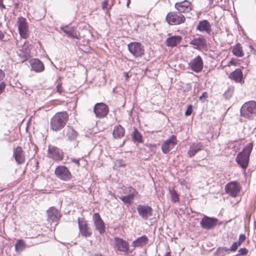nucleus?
<instances>
[{
    "label": "nucleus",
    "instance_id": "obj_1",
    "mask_svg": "<svg viewBox=\"0 0 256 256\" xmlns=\"http://www.w3.org/2000/svg\"><path fill=\"white\" fill-rule=\"evenodd\" d=\"M68 116L66 112H58L56 113L52 118L50 128L52 130L58 132L62 129L66 124Z\"/></svg>",
    "mask_w": 256,
    "mask_h": 256
},
{
    "label": "nucleus",
    "instance_id": "obj_2",
    "mask_svg": "<svg viewBox=\"0 0 256 256\" xmlns=\"http://www.w3.org/2000/svg\"><path fill=\"white\" fill-rule=\"evenodd\" d=\"M252 143L246 144L242 151L240 152L236 158L238 164L242 168L246 169L248 166L250 156L252 150Z\"/></svg>",
    "mask_w": 256,
    "mask_h": 256
},
{
    "label": "nucleus",
    "instance_id": "obj_3",
    "mask_svg": "<svg viewBox=\"0 0 256 256\" xmlns=\"http://www.w3.org/2000/svg\"><path fill=\"white\" fill-rule=\"evenodd\" d=\"M240 115L246 118H254L256 116V102L252 100L244 104L240 109Z\"/></svg>",
    "mask_w": 256,
    "mask_h": 256
},
{
    "label": "nucleus",
    "instance_id": "obj_4",
    "mask_svg": "<svg viewBox=\"0 0 256 256\" xmlns=\"http://www.w3.org/2000/svg\"><path fill=\"white\" fill-rule=\"evenodd\" d=\"M166 22L170 25H178L185 22L184 16L180 12H170L166 18Z\"/></svg>",
    "mask_w": 256,
    "mask_h": 256
},
{
    "label": "nucleus",
    "instance_id": "obj_5",
    "mask_svg": "<svg viewBox=\"0 0 256 256\" xmlns=\"http://www.w3.org/2000/svg\"><path fill=\"white\" fill-rule=\"evenodd\" d=\"M79 234L84 238L90 237L92 235L91 228L88 226V222L84 218H78Z\"/></svg>",
    "mask_w": 256,
    "mask_h": 256
},
{
    "label": "nucleus",
    "instance_id": "obj_6",
    "mask_svg": "<svg viewBox=\"0 0 256 256\" xmlns=\"http://www.w3.org/2000/svg\"><path fill=\"white\" fill-rule=\"evenodd\" d=\"M128 47L129 52L136 58L140 57L144 54V46L140 42H130Z\"/></svg>",
    "mask_w": 256,
    "mask_h": 256
},
{
    "label": "nucleus",
    "instance_id": "obj_7",
    "mask_svg": "<svg viewBox=\"0 0 256 256\" xmlns=\"http://www.w3.org/2000/svg\"><path fill=\"white\" fill-rule=\"evenodd\" d=\"M56 176L62 180L68 181L70 180L72 176L68 168L64 166H59L54 171Z\"/></svg>",
    "mask_w": 256,
    "mask_h": 256
},
{
    "label": "nucleus",
    "instance_id": "obj_8",
    "mask_svg": "<svg viewBox=\"0 0 256 256\" xmlns=\"http://www.w3.org/2000/svg\"><path fill=\"white\" fill-rule=\"evenodd\" d=\"M108 112V106L102 102L96 104L94 108V112L96 116L100 118L106 116Z\"/></svg>",
    "mask_w": 256,
    "mask_h": 256
},
{
    "label": "nucleus",
    "instance_id": "obj_9",
    "mask_svg": "<svg viewBox=\"0 0 256 256\" xmlns=\"http://www.w3.org/2000/svg\"><path fill=\"white\" fill-rule=\"evenodd\" d=\"M241 187L236 182H229L225 186V191L232 197H236L240 190Z\"/></svg>",
    "mask_w": 256,
    "mask_h": 256
},
{
    "label": "nucleus",
    "instance_id": "obj_10",
    "mask_svg": "<svg viewBox=\"0 0 256 256\" xmlns=\"http://www.w3.org/2000/svg\"><path fill=\"white\" fill-rule=\"evenodd\" d=\"M188 68L196 72H200L204 66L202 58L200 56H196L192 59L188 64Z\"/></svg>",
    "mask_w": 256,
    "mask_h": 256
},
{
    "label": "nucleus",
    "instance_id": "obj_11",
    "mask_svg": "<svg viewBox=\"0 0 256 256\" xmlns=\"http://www.w3.org/2000/svg\"><path fill=\"white\" fill-rule=\"evenodd\" d=\"M48 156L55 160H60L63 158V152L58 148L54 146L49 145Z\"/></svg>",
    "mask_w": 256,
    "mask_h": 256
},
{
    "label": "nucleus",
    "instance_id": "obj_12",
    "mask_svg": "<svg viewBox=\"0 0 256 256\" xmlns=\"http://www.w3.org/2000/svg\"><path fill=\"white\" fill-rule=\"evenodd\" d=\"M218 220L215 218L208 217L204 216L200 222V224L202 228L210 230L218 224Z\"/></svg>",
    "mask_w": 256,
    "mask_h": 256
},
{
    "label": "nucleus",
    "instance_id": "obj_13",
    "mask_svg": "<svg viewBox=\"0 0 256 256\" xmlns=\"http://www.w3.org/2000/svg\"><path fill=\"white\" fill-rule=\"evenodd\" d=\"M114 248L118 251L127 253L129 250V244L126 240L117 237L114 238Z\"/></svg>",
    "mask_w": 256,
    "mask_h": 256
},
{
    "label": "nucleus",
    "instance_id": "obj_14",
    "mask_svg": "<svg viewBox=\"0 0 256 256\" xmlns=\"http://www.w3.org/2000/svg\"><path fill=\"white\" fill-rule=\"evenodd\" d=\"M176 144V138L174 135L172 136L171 138L166 140L162 145V152L165 154H168Z\"/></svg>",
    "mask_w": 256,
    "mask_h": 256
},
{
    "label": "nucleus",
    "instance_id": "obj_15",
    "mask_svg": "<svg viewBox=\"0 0 256 256\" xmlns=\"http://www.w3.org/2000/svg\"><path fill=\"white\" fill-rule=\"evenodd\" d=\"M136 209L139 215L144 220H146L152 216V209L150 206L140 204Z\"/></svg>",
    "mask_w": 256,
    "mask_h": 256
},
{
    "label": "nucleus",
    "instance_id": "obj_16",
    "mask_svg": "<svg viewBox=\"0 0 256 256\" xmlns=\"http://www.w3.org/2000/svg\"><path fill=\"white\" fill-rule=\"evenodd\" d=\"M93 220L96 229L98 230L100 234H103L105 232V224L98 213L94 214Z\"/></svg>",
    "mask_w": 256,
    "mask_h": 256
},
{
    "label": "nucleus",
    "instance_id": "obj_17",
    "mask_svg": "<svg viewBox=\"0 0 256 256\" xmlns=\"http://www.w3.org/2000/svg\"><path fill=\"white\" fill-rule=\"evenodd\" d=\"M174 6L180 14L182 12H188L192 8L191 3L186 0L181 2H176Z\"/></svg>",
    "mask_w": 256,
    "mask_h": 256
},
{
    "label": "nucleus",
    "instance_id": "obj_18",
    "mask_svg": "<svg viewBox=\"0 0 256 256\" xmlns=\"http://www.w3.org/2000/svg\"><path fill=\"white\" fill-rule=\"evenodd\" d=\"M14 157L18 164H22L25 161V156L24 150L20 146H18L16 148L14 149Z\"/></svg>",
    "mask_w": 256,
    "mask_h": 256
},
{
    "label": "nucleus",
    "instance_id": "obj_19",
    "mask_svg": "<svg viewBox=\"0 0 256 256\" xmlns=\"http://www.w3.org/2000/svg\"><path fill=\"white\" fill-rule=\"evenodd\" d=\"M18 30L20 35L23 38H26L29 35L28 24L25 18H22L18 22Z\"/></svg>",
    "mask_w": 256,
    "mask_h": 256
},
{
    "label": "nucleus",
    "instance_id": "obj_20",
    "mask_svg": "<svg viewBox=\"0 0 256 256\" xmlns=\"http://www.w3.org/2000/svg\"><path fill=\"white\" fill-rule=\"evenodd\" d=\"M48 220L50 222H56L61 216L59 211L54 207H51L47 210Z\"/></svg>",
    "mask_w": 256,
    "mask_h": 256
},
{
    "label": "nucleus",
    "instance_id": "obj_21",
    "mask_svg": "<svg viewBox=\"0 0 256 256\" xmlns=\"http://www.w3.org/2000/svg\"><path fill=\"white\" fill-rule=\"evenodd\" d=\"M60 29L67 35L68 37L78 39L76 28L74 26H60Z\"/></svg>",
    "mask_w": 256,
    "mask_h": 256
},
{
    "label": "nucleus",
    "instance_id": "obj_22",
    "mask_svg": "<svg viewBox=\"0 0 256 256\" xmlns=\"http://www.w3.org/2000/svg\"><path fill=\"white\" fill-rule=\"evenodd\" d=\"M30 63L32 70L37 72H42L44 69L43 63L38 59L33 58L30 60Z\"/></svg>",
    "mask_w": 256,
    "mask_h": 256
},
{
    "label": "nucleus",
    "instance_id": "obj_23",
    "mask_svg": "<svg viewBox=\"0 0 256 256\" xmlns=\"http://www.w3.org/2000/svg\"><path fill=\"white\" fill-rule=\"evenodd\" d=\"M203 148L204 145L202 142L193 143L190 145V149L188 152V154L190 157H192L198 152L202 150Z\"/></svg>",
    "mask_w": 256,
    "mask_h": 256
},
{
    "label": "nucleus",
    "instance_id": "obj_24",
    "mask_svg": "<svg viewBox=\"0 0 256 256\" xmlns=\"http://www.w3.org/2000/svg\"><path fill=\"white\" fill-rule=\"evenodd\" d=\"M196 28L200 32H206L210 34L211 32V24L207 20H203L198 22Z\"/></svg>",
    "mask_w": 256,
    "mask_h": 256
},
{
    "label": "nucleus",
    "instance_id": "obj_25",
    "mask_svg": "<svg viewBox=\"0 0 256 256\" xmlns=\"http://www.w3.org/2000/svg\"><path fill=\"white\" fill-rule=\"evenodd\" d=\"M64 134L70 141L76 140L78 136L77 132L71 126H68L64 130Z\"/></svg>",
    "mask_w": 256,
    "mask_h": 256
},
{
    "label": "nucleus",
    "instance_id": "obj_26",
    "mask_svg": "<svg viewBox=\"0 0 256 256\" xmlns=\"http://www.w3.org/2000/svg\"><path fill=\"white\" fill-rule=\"evenodd\" d=\"M182 40V38L180 36H170L166 40V46L172 48L174 47L180 42Z\"/></svg>",
    "mask_w": 256,
    "mask_h": 256
},
{
    "label": "nucleus",
    "instance_id": "obj_27",
    "mask_svg": "<svg viewBox=\"0 0 256 256\" xmlns=\"http://www.w3.org/2000/svg\"><path fill=\"white\" fill-rule=\"evenodd\" d=\"M190 44L195 46L196 49L204 48L206 45V39L202 38H194L190 42Z\"/></svg>",
    "mask_w": 256,
    "mask_h": 256
},
{
    "label": "nucleus",
    "instance_id": "obj_28",
    "mask_svg": "<svg viewBox=\"0 0 256 256\" xmlns=\"http://www.w3.org/2000/svg\"><path fill=\"white\" fill-rule=\"evenodd\" d=\"M229 77L231 80H234L236 82H240L242 79V72L240 69L236 68L234 71L230 73Z\"/></svg>",
    "mask_w": 256,
    "mask_h": 256
},
{
    "label": "nucleus",
    "instance_id": "obj_29",
    "mask_svg": "<svg viewBox=\"0 0 256 256\" xmlns=\"http://www.w3.org/2000/svg\"><path fill=\"white\" fill-rule=\"evenodd\" d=\"M148 242V237L146 236H142L134 241L132 243V246L134 247H142L146 245Z\"/></svg>",
    "mask_w": 256,
    "mask_h": 256
},
{
    "label": "nucleus",
    "instance_id": "obj_30",
    "mask_svg": "<svg viewBox=\"0 0 256 256\" xmlns=\"http://www.w3.org/2000/svg\"><path fill=\"white\" fill-rule=\"evenodd\" d=\"M125 130L123 127L118 125L114 128L112 135L114 138L120 139L124 135Z\"/></svg>",
    "mask_w": 256,
    "mask_h": 256
},
{
    "label": "nucleus",
    "instance_id": "obj_31",
    "mask_svg": "<svg viewBox=\"0 0 256 256\" xmlns=\"http://www.w3.org/2000/svg\"><path fill=\"white\" fill-rule=\"evenodd\" d=\"M232 54L238 57H242L244 55L242 48L240 43H238L232 50Z\"/></svg>",
    "mask_w": 256,
    "mask_h": 256
},
{
    "label": "nucleus",
    "instance_id": "obj_32",
    "mask_svg": "<svg viewBox=\"0 0 256 256\" xmlns=\"http://www.w3.org/2000/svg\"><path fill=\"white\" fill-rule=\"evenodd\" d=\"M22 62L26 61L30 56V52L27 49H22L18 53Z\"/></svg>",
    "mask_w": 256,
    "mask_h": 256
},
{
    "label": "nucleus",
    "instance_id": "obj_33",
    "mask_svg": "<svg viewBox=\"0 0 256 256\" xmlns=\"http://www.w3.org/2000/svg\"><path fill=\"white\" fill-rule=\"evenodd\" d=\"M26 248V244L23 240H19L15 244V250L16 252H21Z\"/></svg>",
    "mask_w": 256,
    "mask_h": 256
},
{
    "label": "nucleus",
    "instance_id": "obj_34",
    "mask_svg": "<svg viewBox=\"0 0 256 256\" xmlns=\"http://www.w3.org/2000/svg\"><path fill=\"white\" fill-rule=\"evenodd\" d=\"M169 193L170 196L171 200L173 202H176L179 201L178 195L174 188H169Z\"/></svg>",
    "mask_w": 256,
    "mask_h": 256
},
{
    "label": "nucleus",
    "instance_id": "obj_35",
    "mask_svg": "<svg viewBox=\"0 0 256 256\" xmlns=\"http://www.w3.org/2000/svg\"><path fill=\"white\" fill-rule=\"evenodd\" d=\"M132 138L134 142H142V136L137 129L134 128L132 134Z\"/></svg>",
    "mask_w": 256,
    "mask_h": 256
},
{
    "label": "nucleus",
    "instance_id": "obj_36",
    "mask_svg": "<svg viewBox=\"0 0 256 256\" xmlns=\"http://www.w3.org/2000/svg\"><path fill=\"white\" fill-rule=\"evenodd\" d=\"M228 248L225 247L218 248L216 252L214 254V256H225L226 252L228 251Z\"/></svg>",
    "mask_w": 256,
    "mask_h": 256
},
{
    "label": "nucleus",
    "instance_id": "obj_37",
    "mask_svg": "<svg viewBox=\"0 0 256 256\" xmlns=\"http://www.w3.org/2000/svg\"><path fill=\"white\" fill-rule=\"evenodd\" d=\"M234 91V88L232 86H230L225 92L224 94V98L226 99L230 98L233 94Z\"/></svg>",
    "mask_w": 256,
    "mask_h": 256
},
{
    "label": "nucleus",
    "instance_id": "obj_38",
    "mask_svg": "<svg viewBox=\"0 0 256 256\" xmlns=\"http://www.w3.org/2000/svg\"><path fill=\"white\" fill-rule=\"evenodd\" d=\"M134 198L132 194H128V196H126L124 202L126 204H130Z\"/></svg>",
    "mask_w": 256,
    "mask_h": 256
},
{
    "label": "nucleus",
    "instance_id": "obj_39",
    "mask_svg": "<svg viewBox=\"0 0 256 256\" xmlns=\"http://www.w3.org/2000/svg\"><path fill=\"white\" fill-rule=\"evenodd\" d=\"M56 92L60 94H63L64 92V90L62 87V84L60 82H58L56 86Z\"/></svg>",
    "mask_w": 256,
    "mask_h": 256
},
{
    "label": "nucleus",
    "instance_id": "obj_40",
    "mask_svg": "<svg viewBox=\"0 0 256 256\" xmlns=\"http://www.w3.org/2000/svg\"><path fill=\"white\" fill-rule=\"evenodd\" d=\"M126 190L128 191L129 193L128 194H132L134 198L138 194V192L136 191V190L132 186H129L128 189Z\"/></svg>",
    "mask_w": 256,
    "mask_h": 256
},
{
    "label": "nucleus",
    "instance_id": "obj_41",
    "mask_svg": "<svg viewBox=\"0 0 256 256\" xmlns=\"http://www.w3.org/2000/svg\"><path fill=\"white\" fill-rule=\"evenodd\" d=\"M238 256H244L248 254V250L246 248H240L238 250Z\"/></svg>",
    "mask_w": 256,
    "mask_h": 256
},
{
    "label": "nucleus",
    "instance_id": "obj_42",
    "mask_svg": "<svg viewBox=\"0 0 256 256\" xmlns=\"http://www.w3.org/2000/svg\"><path fill=\"white\" fill-rule=\"evenodd\" d=\"M238 247V246L237 245L236 243L234 242L232 246L230 247V248H228V250H230L231 252H235Z\"/></svg>",
    "mask_w": 256,
    "mask_h": 256
},
{
    "label": "nucleus",
    "instance_id": "obj_43",
    "mask_svg": "<svg viewBox=\"0 0 256 256\" xmlns=\"http://www.w3.org/2000/svg\"><path fill=\"white\" fill-rule=\"evenodd\" d=\"M192 105H189L187 110L185 112V115L186 116H190L192 112Z\"/></svg>",
    "mask_w": 256,
    "mask_h": 256
},
{
    "label": "nucleus",
    "instance_id": "obj_44",
    "mask_svg": "<svg viewBox=\"0 0 256 256\" xmlns=\"http://www.w3.org/2000/svg\"><path fill=\"white\" fill-rule=\"evenodd\" d=\"M208 93L206 92H203V94H202V96H200V97H199V99L201 101H202V102H204L205 100V99L208 98Z\"/></svg>",
    "mask_w": 256,
    "mask_h": 256
},
{
    "label": "nucleus",
    "instance_id": "obj_45",
    "mask_svg": "<svg viewBox=\"0 0 256 256\" xmlns=\"http://www.w3.org/2000/svg\"><path fill=\"white\" fill-rule=\"evenodd\" d=\"M6 88V84L4 82L0 83V95L4 92Z\"/></svg>",
    "mask_w": 256,
    "mask_h": 256
},
{
    "label": "nucleus",
    "instance_id": "obj_46",
    "mask_svg": "<svg viewBox=\"0 0 256 256\" xmlns=\"http://www.w3.org/2000/svg\"><path fill=\"white\" fill-rule=\"evenodd\" d=\"M108 1L107 0H104L102 4V7L103 10H108Z\"/></svg>",
    "mask_w": 256,
    "mask_h": 256
},
{
    "label": "nucleus",
    "instance_id": "obj_47",
    "mask_svg": "<svg viewBox=\"0 0 256 256\" xmlns=\"http://www.w3.org/2000/svg\"><path fill=\"white\" fill-rule=\"evenodd\" d=\"M2 26V23L0 22V28ZM5 32H3L0 30V40L3 41V39L4 37Z\"/></svg>",
    "mask_w": 256,
    "mask_h": 256
},
{
    "label": "nucleus",
    "instance_id": "obj_48",
    "mask_svg": "<svg viewBox=\"0 0 256 256\" xmlns=\"http://www.w3.org/2000/svg\"><path fill=\"white\" fill-rule=\"evenodd\" d=\"M246 239V235L244 234H240L239 236L238 240L242 242H244Z\"/></svg>",
    "mask_w": 256,
    "mask_h": 256
},
{
    "label": "nucleus",
    "instance_id": "obj_49",
    "mask_svg": "<svg viewBox=\"0 0 256 256\" xmlns=\"http://www.w3.org/2000/svg\"><path fill=\"white\" fill-rule=\"evenodd\" d=\"M72 162L76 164L78 166H80V160L79 159H76V158H72L71 159Z\"/></svg>",
    "mask_w": 256,
    "mask_h": 256
},
{
    "label": "nucleus",
    "instance_id": "obj_50",
    "mask_svg": "<svg viewBox=\"0 0 256 256\" xmlns=\"http://www.w3.org/2000/svg\"><path fill=\"white\" fill-rule=\"evenodd\" d=\"M4 77V72L0 69V81L3 80Z\"/></svg>",
    "mask_w": 256,
    "mask_h": 256
},
{
    "label": "nucleus",
    "instance_id": "obj_51",
    "mask_svg": "<svg viewBox=\"0 0 256 256\" xmlns=\"http://www.w3.org/2000/svg\"><path fill=\"white\" fill-rule=\"evenodd\" d=\"M0 8L1 10L6 8L5 6L3 4L2 0H0Z\"/></svg>",
    "mask_w": 256,
    "mask_h": 256
},
{
    "label": "nucleus",
    "instance_id": "obj_52",
    "mask_svg": "<svg viewBox=\"0 0 256 256\" xmlns=\"http://www.w3.org/2000/svg\"><path fill=\"white\" fill-rule=\"evenodd\" d=\"M236 242V243L237 245H238V246H240L242 244V243L243 242H242V241H240V240H238V241Z\"/></svg>",
    "mask_w": 256,
    "mask_h": 256
},
{
    "label": "nucleus",
    "instance_id": "obj_53",
    "mask_svg": "<svg viewBox=\"0 0 256 256\" xmlns=\"http://www.w3.org/2000/svg\"><path fill=\"white\" fill-rule=\"evenodd\" d=\"M126 196H121L119 198L123 202L125 199Z\"/></svg>",
    "mask_w": 256,
    "mask_h": 256
},
{
    "label": "nucleus",
    "instance_id": "obj_54",
    "mask_svg": "<svg viewBox=\"0 0 256 256\" xmlns=\"http://www.w3.org/2000/svg\"><path fill=\"white\" fill-rule=\"evenodd\" d=\"M128 0V2H127V4H126V5H127V6H128V5H129V4H130V0Z\"/></svg>",
    "mask_w": 256,
    "mask_h": 256
},
{
    "label": "nucleus",
    "instance_id": "obj_55",
    "mask_svg": "<svg viewBox=\"0 0 256 256\" xmlns=\"http://www.w3.org/2000/svg\"><path fill=\"white\" fill-rule=\"evenodd\" d=\"M124 75H125V76H126V77H127V78H128V73L125 72V73H124Z\"/></svg>",
    "mask_w": 256,
    "mask_h": 256
},
{
    "label": "nucleus",
    "instance_id": "obj_56",
    "mask_svg": "<svg viewBox=\"0 0 256 256\" xmlns=\"http://www.w3.org/2000/svg\"><path fill=\"white\" fill-rule=\"evenodd\" d=\"M230 64H234V62L232 60H231L230 62Z\"/></svg>",
    "mask_w": 256,
    "mask_h": 256
},
{
    "label": "nucleus",
    "instance_id": "obj_57",
    "mask_svg": "<svg viewBox=\"0 0 256 256\" xmlns=\"http://www.w3.org/2000/svg\"><path fill=\"white\" fill-rule=\"evenodd\" d=\"M238 256V255H237V256Z\"/></svg>",
    "mask_w": 256,
    "mask_h": 256
}]
</instances>
